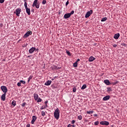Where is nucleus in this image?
I'll return each mask as SVG.
<instances>
[{
	"mask_svg": "<svg viewBox=\"0 0 127 127\" xmlns=\"http://www.w3.org/2000/svg\"><path fill=\"white\" fill-rule=\"evenodd\" d=\"M54 115L56 120H59V117H60V111H59V108H57L55 110Z\"/></svg>",
	"mask_w": 127,
	"mask_h": 127,
	"instance_id": "f257e3e1",
	"label": "nucleus"
},
{
	"mask_svg": "<svg viewBox=\"0 0 127 127\" xmlns=\"http://www.w3.org/2000/svg\"><path fill=\"white\" fill-rule=\"evenodd\" d=\"M32 6L33 7L35 6L36 8H39V3H38V0H35L34 1Z\"/></svg>",
	"mask_w": 127,
	"mask_h": 127,
	"instance_id": "f03ea898",
	"label": "nucleus"
},
{
	"mask_svg": "<svg viewBox=\"0 0 127 127\" xmlns=\"http://www.w3.org/2000/svg\"><path fill=\"white\" fill-rule=\"evenodd\" d=\"M91 14H93V10H90L89 11H88L85 16V18H88Z\"/></svg>",
	"mask_w": 127,
	"mask_h": 127,
	"instance_id": "7ed1b4c3",
	"label": "nucleus"
},
{
	"mask_svg": "<svg viewBox=\"0 0 127 127\" xmlns=\"http://www.w3.org/2000/svg\"><path fill=\"white\" fill-rule=\"evenodd\" d=\"M1 89L2 90L4 94H6V93H7V88H6V86H1Z\"/></svg>",
	"mask_w": 127,
	"mask_h": 127,
	"instance_id": "20e7f679",
	"label": "nucleus"
},
{
	"mask_svg": "<svg viewBox=\"0 0 127 127\" xmlns=\"http://www.w3.org/2000/svg\"><path fill=\"white\" fill-rule=\"evenodd\" d=\"M20 12H21V9L20 8H17L15 10V12L14 13H16L17 16H19V14H20Z\"/></svg>",
	"mask_w": 127,
	"mask_h": 127,
	"instance_id": "39448f33",
	"label": "nucleus"
},
{
	"mask_svg": "<svg viewBox=\"0 0 127 127\" xmlns=\"http://www.w3.org/2000/svg\"><path fill=\"white\" fill-rule=\"evenodd\" d=\"M31 34H32V32L31 31H29L24 34V37L26 38L27 37H28L29 35H31Z\"/></svg>",
	"mask_w": 127,
	"mask_h": 127,
	"instance_id": "423d86ee",
	"label": "nucleus"
},
{
	"mask_svg": "<svg viewBox=\"0 0 127 127\" xmlns=\"http://www.w3.org/2000/svg\"><path fill=\"white\" fill-rule=\"evenodd\" d=\"M100 124L102 126H109V125H110L109 122L107 121H101L100 122Z\"/></svg>",
	"mask_w": 127,
	"mask_h": 127,
	"instance_id": "0eeeda50",
	"label": "nucleus"
},
{
	"mask_svg": "<svg viewBox=\"0 0 127 127\" xmlns=\"http://www.w3.org/2000/svg\"><path fill=\"white\" fill-rule=\"evenodd\" d=\"M37 119V117L36 116H33L32 120L31 121V124L32 125H33V124H34V122H35V121H36Z\"/></svg>",
	"mask_w": 127,
	"mask_h": 127,
	"instance_id": "6e6552de",
	"label": "nucleus"
},
{
	"mask_svg": "<svg viewBox=\"0 0 127 127\" xmlns=\"http://www.w3.org/2000/svg\"><path fill=\"white\" fill-rule=\"evenodd\" d=\"M35 49L36 48L34 47H32L29 50V53H30V54H31L32 53H33L34 52V51H35Z\"/></svg>",
	"mask_w": 127,
	"mask_h": 127,
	"instance_id": "1a4fd4ad",
	"label": "nucleus"
},
{
	"mask_svg": "<svg viewBox=\"0 0 127 127\" xmlns=\"http://www.w3.org/2000/svg\"><path fill=\"white\" fill-rule=\"evenodd\" d=\"M52 70H59V69H61V67H58L56 65H53L51 66Z\"/></svg>",
	"mask_w": 127,
	"mask_h": 127,
	"instance_id": "9d476101",
	"label": "nucleus"
},
{
	"mask_svg": "<svg viewBox=\"0 0 127 127\" xmlns=\"http://www.w3.org/2000/svg\"><path fill=\"white\" fill-rule=\"evenodd\" d=\"M70 16H71V15L69 14V13L65 14L64 15V18H65V19H67V18H69V17H70Z\"/></svg>",
	"mask_w": 127,
	"mask_h": 127,
	"instance_id": "9b49d317",
	"label": "nucleus"
},
{
	"mask_svg": "<svg viewBox=\"0 0 127 127\" xmlns=\"http://www.w3.org/2000/svg\"><path fill=\"white\" fill-rule=\"evenodd\" d=\"M6 93H4L1 96V100L2 101H5V95Z\"/></svg>",
	"mask_w": 127,
	"mask_h": 127,
	"instance_id": "f8f14e48",
	"label": "nucleus"
},
{
	"mask_svg": "<svg viewBox=\"0 0 127 127\" xmlns=\"http://www.w3.org/2000/svg\"><path fill=\"white\" fill-rule=\"evenodd\" d=\"M110 98H111L110 95L106 96L103 98V101H108V100H110Z\"/></svg>",
	"mask_w": 127,
	"mask_h": 127,
	"instance_id": "ddd939ff",
	"label": "nucleus"
},
{
	"mask_svg": "<svg viewBox=\"0 0 127 127\" xmlns=\"http://www.w3.org/2000/svg\"><path fill=\"white\" fill-rule=\"evenodd\" d=\"M39 97V96H38V94L35 93L34 94V99L35 101H37L38 100Z\"/></svg>",
	"mask_w": 127,
	"mask_h": 127,
	"instance_id": "4468645a",
	"label": "nucleus"
},
{
	"mask_svg": "<svg viewBox=\"0 0 127 127\" xmlns=\"http://www.w3.org/2000/svg\"><path fill=\"white\" fill-rule=\"evenodd\" d=\"M52 82V81L51 80H48L45 83V85L46 86H49L51 84V83Z\"/></svg>",
	"mask_w": 127,
	"mask_h": 127,
	"instance_id": "2eb2a0df",
	"label": "nucleus"
},
{
	"mask_svg": "<svg viewBox=\"0 0 127 127\" xmlns=\"http://www.w3.org/2000/svg\"><path fill=\"white\" fill-rule=\"evenodd\" d=\"M104 83L105 84H106V85H111V82H110V81L108 79H105L104 80Z\"/></svg>",
	"mask_w": 127,
	"mask_h": 127,
	"instance_id": "dca6fc26",
	"label": "nucleus"
},
{
	"mask_svg": "<svg viewBox=\"0 0 127 127\" xmlns=\"http://www.w3.org/2000/svg\"><path fill=\"white\" fill-rule=\"evenodd\" d=\"M95 59H96V58H95L94 57H93V56H91L89 58V60H88V61L89 62H92V61L93 60H95Z\"/></svg>",
	"mask_w": 127,
	"mask_h": 127,
	"instance_id": "f3484780",
	"label": "nucleus"
},
{
	"mask_svg": "<svg viewBox=\"0 0 127 127\" xmlns=\"http://www.w3.org/2000/svg\"><path fill=\"white\" fill-rule=\"evenodd\" d=\"M114 37L115 39H119V37H120V33L115 34Z\"/></svg>",
	"mask_w": 127,
	"mask_h": 127,
	"instance_id": "a211bd4d",
	"label": "nucleus"
},
{
	"mask_svg": "<svg viewBox=\"0 0 127 127\" xmlns=\"http://www.w3.org/2000/svg\"><path fill=\"white\" fill-rule=\"evenodd\" d=\"M26 12L27 13L28 15H30V8H27V9H26Z\"/></svg>",
	"mask_w": 127,
	"mask_h": 127,
	"instance_id": "6ab92c4d",
	"label": "nucleus"
},
{
	"mask_svg": "<svg viewBox=\"0 0 127 127\" xmlns=\"http://www.w3.org/2000/svg\"><path fill=\"white\" fill-rule=\"evenodd\" d=\"M87 88V85L83 84L81 87V90H84V89H86Z\"/></svg>",
	"mask_w": 127,
	"mask_h": 127,
	"instance_id": "aec40b11",
	"label": "nucleus"
},
{
	"mask_svg": "<svg viewBox=\"0 0 127 127\" xmlns=\"http://www.w3.org/2000/svg\"><path fill=\"white\" fill-rule=\"evenodd\" d=\"M73 67H78V63H77V62H75L73 64Z\"/></svg>",
	"mask_w": 127,
	"mask_h": 127,
	"instance_id": "412c9836",
	"label": "nucleus"
},
{
	"mask_svg": "<svg viewBox=\"0 0 127 127\" xmlns=\"http://www.w3.org/2000/svg\"><path fill=\"white\" fill-rule=\"evenodd\" d=\"M24 6H25V9H26L27 8H28V7H27V2H24Z\"/></svg>",
	"mask_w": 127,
	"mask_h": 127,
	"instance_id": "4be33fe9",
	"label": "nucleus"
},
{
	"mask_svg": "<svg viewBox=\"0 0 127 127\" xmlns=\"http://www.w3.org/2000/svg\"><path fill=\"white\" fill-rule=\"evenodd\" d=\"M12 106H13L14 107L15 106V105H16V102L15 101L13 100L12 102Z\"/></svg>",
	"mask_w": 127,
	"mask_h": 127,
	"instance_id": "5701e85b",
	"label": "nucleus"
},
{
	"mask_svg": "<svg viewBox=\"0 0 127 127\" xmlns=\"http://www.w3.org/2000/svg\"><path fill=\"white\" fill-rule=\"evenodd\" d=\"M37 103H40V102H42V100L41 99V98H38L37 100Z\"/></svg>",
	"mask_w": 127,
	"mask_h": 127,
	"instance_id": "b1692460",
	"label": "nucleus"
},
{
	"mask_svg": "<svg viewBox=\"0 0 127 127\" xmlns=\"http://www.w3.org/2000/svg\"><path fill=\"white\" fill-rule=\"evenodd\" d=\"M94 113V111H87L86 113L90 115L91 114H93Z\"/></svg>",
	"mask_w": 127,
	"mask_h": 127,
	"instance_id": "393cba45",
	"label": "nucleus"
},
{
	"mask_svg": "<svg viewBox=\"0 0 127 127\" xmlns=\"http://www.w3.org/2000/svg\"><path fill=\"white\" fill-rule=\"evenodd\" d=\"M32 75H31L28 78V82L29 83V81H30V80H31V79H32Z\"/></svg>",
	"mask_w": 127,
	"mask_h": 127,
	"instance_id": "a878e982",
	"label": "nucleus"
},
{
	"mask_svg": "<svg viewBox=\"0 0 127 127\" xmlns=\"http://www.w3.org/2000/svg\"><path fill=\"white\" fill-rule=\"evenodd\" d=\"M107 17L102 18L101 21L102 22L106 21V20H107Z\"/></svg>",
	"mask_w": 127,
	"mask_h": 127,
	"instance_id": "bb28decb",
	"label": "nucleus"
},
{
	"mask_svg": "<svg viewBox=\"0 0 127 127\" xmlns=\"http://www.w3.org/2000/svg\"><path fill=\"white\" fill-rule=\"evenodd\" d=\"M77 119L78 120H79L80 121H81V120H82V116L81 115L78 116L77 117Z\"/></svg>",
	"mask_w": 127,
	"mask_h": 127,
	"instance_id": "cd10ccee",
	"label": "nucleus"
},
{
	"mask_svg": "<svg viewBox=\"0 0 127 127\" xmlns=\"http://www.w3.org/2000/svg\"><path fill=\"white\" fill-rule=\"evenodd\" d=\"M118 83H119V81H116L115 82H112V83H111V84H112V85H116V84H118Z\"/></svg>",
	"mask_w": 127,
	"mask_h": 127,
	"instance_id": "c85d7f7f",
	"label": "nucleus"
},
{
	"mask_svg": "<svg viewBox=\"0 0 127 127\" xmlns=\"http://www.w3.org/2000/svg\"><path fill=\"white\" fill-rule=\"evenodd\" d=\"M46 2H47L46 0H43L42 3V4H45Z\"/></svg>",
	"mask_w": 127,
	"mask_h": 127,
	"instance_id": "c756f323",
	"label": "nucleus"
},
{
	"mask_svg": "<svg viewBox=\"0 0 127 127\" xmlns=\"http://www.w3.org/2000/svg\"><path fill=\"white\" fill-rule=\"evenodd\" d=\"M17 85L18 87H21V83L20 82H18L17 84Z\"/></svg>",
	"mask_w": 127,
	"mask_h": 127,
	"instance_id": "7c9ffc66",
	"label": "nucleus"
},
{
	"mask_svg": "<svg viewBox=\"0 0 127 127\" xmlns=\"http://www.w3.org/2000/svg\"><path fill=\"white\" fill-rule=\"evenodd\" d=\"M41 114L43 117H44V116H45V112L44 111H42L41 112Z\"/></svg>",
	"mask_w": 127,
	"mask_h": 127,
	"instance_id": "2f4dec72",
	"label": "nucleus"
},
{
	"mask_svg": "<svg viewBox=\"0 0 127 127\" xmlns=\"http://www.w3.org/2000/svg\"><path fill=\"white\" fill-rule=\"evenodd\" d=\"M20 82L22 83V84H25V81H24V80H20Z\"/></svg>",
	"mask_w": 127,
	"mask_h": 127,
	"instance_id": "473e14b6",
	"label": "nucleus"
},
{
	"mask_svg": "<svg viewBox=\"0 0 127 127\" xmlns=\"http://www.w3.org/2000/svg\"><path fill=\"white\" fill-rule=\"evenodd\" d=\"M74 10H72L70 13H69L70 15H72V14H74Z\"/></svg>",
	"mask_w": 127,
	"mask_h": 127,
	"instance_id": "72a5a7b5",
	"label": "nucleus"
},
{
	"mask_svg": "<svg viewBox=\"0 0 127 127\" xmlns=\"http://www.w3.org/2000/svg\"><path fill=\"white\" fill-rule=\"evenodd\" d=\"M94 125L95 126H98V125H99V121H96L94 123Z\"/></svg>",
	"mask_w": 127,
	"mask_h": 127,
	"instance_id": "f704fd0d",
	"label": "nucleus"
},
{
	"mask_svg": "<svg viewBox=\"0 0 127 127\" xmlns=\"http://www.w3.org/2000/svg\"><path fill=\"white\" fill-rule=\"evenodd\" d=\"M111 91H112V89H111V88H110V87L107 88L108 92H111Z\"/></svg>",
	"mask_w": 127,
	"mask_h": 127,
	"instance_id": "c9c22d12",
	"label": "nucleus"
},
{
	"mask_svg": "<svg viewBox=\"0 0 127 127\" xmlns=\"http://www.w3.org/2000/svg\"><path fill=\"white\" fill-rule=\"evenodd\" d=\"M73 92H76V87H74L73 88Z\"/></svg>",
	"mask_w": 127,
	"mask_h": 127,
	"instance_id": "e433bc0d",
	"label": "nucleus"
},
{
	"mask_svg": "<svg viewBox=\"0 0 127 127\" xmlns=\"http://www.w3.org/2000/svg\"><path fill=\"white\" fill-rule=\"evenodd\" d=\"M46 109V106H42V107L41 108L40 110H43V109Z\"/></svg>",
	"mask_w": 127,
	"mask_h": 127,
	"instance_id": "4c0bfd02",
	"label": "nucleus"
},
{
	"mask_svg": "<svg viewBox=\"0 0 127 127\" xmlns=\"http://www.w3.org/2000/svg\"><path fill=\"white\" fill-rule=\"evenodd\" d=\"M4 2V0H0V3H3Z\"/></svg>",
	"mask_w": 127,
	"mask_h": 127,
	"instance_id": "58836bf2",
	"label": "nucleus"
},
{
	"mask_svg": "<svg viewBox=\"0 0 127 127\" xmlns=\"http://www.w3.org/2000/svg\"><path fill=\"white\" fill-rule=\"evenodd\" d=\"M75 120H72V121H71V124L72 125H74V124H75Z\"/></svg>",
	"mask_w": 127,
	"mask_h": 127,
	"instance_id": "ea45409f",
	"label": "nucleus"
},
{
	"mask_svg": "<svg viewBox=\"0 0 127 127\" xmlns=\"http://www.w3.org/2000/svg\"><path fill=\"white\" fill-rule=\"evenodd\" d=\"M66 53H67V55H69V56L70 55V52H69L68 51H66Z\"/></svg>",
	"mask_w": 127,
	"mask_h": 127,
	"instance_id": "a19ab883",
	"label": "nucleus"
},
{
	"mask_svg": "<svg viewBox=\"0 0 127 127\" xmlns=\"http://www.w3.org/2000/svg\"><path fill=\"white\" fill-rule=\"evenodd\" d=\"M68 4H69V1H67L65 3V5H68Z\"/></svg>",
	"mask_w": 127,
	"mask_h": 127,
	"instance_id": "79ce46f5",
	"label": "nucleus"
},
{
	"mask_svg": "<svg viewBox=\"0 0 127 127\" xmlns=\"http://www.w3.org/2000/svg\"><path fill=\"white\" fill-rule=\"evenodd\" d=\"M117 46H118V45L117 44L113 45V47H114L115 48H116V47H117Z\"/></svg>",
	"mask_w": 127,
	"mask_h": 127,
	"instance_id": "37998d69",
	"label": "nucleus"
},
{
	"mask_svg": "<svg viewBox=\"0 0 127 127\" xmlns=\"http://www.w3.org/2000/svg\"><path fill=\"white\" fill-rule=\"evenodd\" d=\"M72 125H71V124H68L67 126V127H71Z\"/></svg>",
	"mask_w": 127,
	"mask_h": 127,
	"instance_id": "c03bdc74",
	"label": "nucleus"
},
{
	"mask_svg": "<svg viewBox=\"0 0 127 127\" xmlns=\"http://www.w3.org/2000/svg\"><path fill=\"white\" fill-rule=\"evenodd\" d=\"M79 61H80V60H79V59H78L76 60V62H77V63H78V62H79Z\"/></svg>",
	"mask_w": 127,
	"mask_h": 127,
	"instance_id": "a18cd8bd",
	"label": "nucleus"
},
{
	"mask_svg": "<svg viewBox=\"0 0 127 127\" xmlns=\"http://www.w3.org/2000/svg\"><path fill=\"white\" fill-rule=\"evenodd\" d=\"M30 127V125H29L28 124L26 125V127Z\"/></svg>",
	"mask_w": 127,
	"mask_h": 127,
	"instance_id": "49530a36",
	"label": "nucleus"
},
{
	"mask_svg": "<svg viewBox=\"0 0 127 127\" xmlns=\"http://www.w3.org/2000/svg\"><path fill=\"white\" fill-rule=\"evenodd\" d=\"M94 117H98V115H97V114H94Z\"/></svg>",
	"mask_w": 127,
	"mask_h": 127,
	"instance_id": "de8ad7c7",
	"label": "nucleus"
},
{
	"mask_svg": "<svg viewBox=\"0 0 127 127\" xmlns=\"http://www.w3.org/2000/svg\"><path fill=\"white\" fill-rule=\"evenodd\" d=\"M71 127H76V125H73L71 126Z\"/></svg>",
	"mask_w": 127,
	"mask_h": 127,
	"instance_id": "09e8293b",
	"label": "nucleus"
},
{
	"mask_svg": "<svg viewBox=\"0 0 127 127\" xmlns=\"http://www.w3.org/2000/svg\"><path fill=\"white\" fill-rule=\"evenodd\" d=\"M24 106H25V104L24 103V104H22V106L24 107Z\"/></svg>",
	"mask_w": 127,
	"mask_h": 127,
	"instance_id": "8fccbe9b",
	"label": "nucleus"
},
{
	"mask_svg": "<svg viewBox=\"0 0 127 127\" xmlns=\"http://www.w3.org/2000/svg\"><path fill=\"white\" fill-rule=\"evenodd\" d=\"M24 2H26V0H24Z\"/></svg>",
	"mask_w": 127,
	"mask_h": 127,
	"instance_id": "3c124183",
	"label": "nucleus"
},
{
	"mask_svg": "<svg viewBox=\"0 0 127 127\" xmlns=\"http://www.w3.org/2000/svg\"><path fill=\"white\" fill-rule=\"evenodd\" d=\"M45 107H46V108L47 107V105H46Z\"/></svg>",
	"mask_w": 127,
	"mask_h": 127,
	"instance_id": "603ef678",
	"label": "nucleus"
},
{
	"mask_svg": "<svg viewBox=\"0 0 127 127\" xmlns=\"http://www.w3.org/2000/svg\"><path fill=\"white\" fill-rule=\"evenodd\" d=\"M47 103H48V101H46V104H47Z\"/></svg>",
	"mask_w": 127,
	"mask_h": 127,
	"instance_id": "864d4df0",
	"label": "nucleus"
},
{
	"mask_svg": "<svg viewBox=\"0 0 127 127\" xmlns=\"http://www.w3.org/2000/svg\"><path fill=\"white\" fill-rule=\"evenodd\" d=\"M28 57H30V56H28Z\"/></svg>",
	"mask_w": 127,
	"mask_h": 127,
	"instance_id": "5fc2aeb1",
	"label": "nucleus"
},
{
	"mask_svg": "<svg viewBox=\"0 0 127 127\" xmlns=\"http://www.w3.org/2000/svg\"><path fill=\"white\" fill-rule=\"evenodd\" d=\"M52 80H53H53H54V79H52Z\"/></svg>",
	"mask_w": 127,
	"mask_h": 127,
	"instance_id": "6e6d98bb",
	"label": "nucleus"
}]
</instances>
